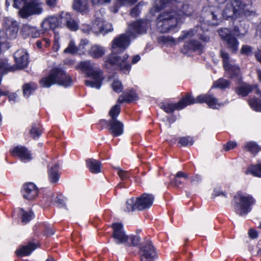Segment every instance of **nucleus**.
I'll use <instances>...</instances> for the list:
<instances>
[{
  "mask_svg": "<svg viewBox=\"0 0 261 261\" xmlns=\"http://www.w3.org/2000/svg\"><path fill=\"white\" fill-rule=\"evenodd\" d=\"M149 26V23L146 20L137 21L130 24L126 33L116 37L112 41V54L107 57L106 62L128 73L131 68L127 60L128 55L125 54L120 57L117 54L127 48L130 44V38H135L137 35L145 33Z\"/></svg>",
  "mask_w": 261,
  "mask_h": 261,
  "instance_id": "1",
  "label": "nucleus"
},
{
  "mask_svg": "<svg viewBox=\"0 0 261 261\" xmlns=\"http://www.w3.org/2000/svg\"><path fill=\"white\" fill-rule=\"evenodd\" d=\"M250 7V4H245L241 0H231L226 4L222 12L218 7H204L202 11V17L205 23L210 25H218L221 17L227 19L240 13H244L246 16L251 15L254 12L249 10Z\"/></svg>",
  "mask_w": 261,
  "mask_h": 261,
  "instance_id": "2",
  "label": "nucleus"
},
{
  "mask_svg": "<svg viewBox=\"0 0 261 261\" xmlns=\"http://www.w3.org/2000/svg\"><path fill=\"white\" fill-rule=\"evenodd\" d=\"M156 28L161 33L174 31L181 21L180 14L171 11L161 13L156 18Z\"/></svg>",
  "mask_w": 261,
  "mask_h": 261,
  "instance_id": "3",
  "label": "nucleus"
},
{
  "mask_svg": "<svg viewBox=\"0 0 261 261\" xmlns=\"http://www.w3.org/2000/svg\"><path fill=\"white\" fill-rule=\"evenodd\" d=\"M79 68L85 72L88 77L93 80H86L85 83L87 86L96 89L100 88L103 77L102 72L100 69L89 61L81 62L79 65Z\"/></svg>",
  "mask_w": 261,
  "mask_h": 261,
  "instance_id": "4",
  "label": "nucleus"
},
{
  "mask_svg": "<svg viewBox=\"0 0 261 261\" xmlns=\"http://www.w3.org/2000/svg\"><path fill=\"white\" fill-rule=\"evenodd\" d=\"M40 85L48 88L54 84L68 87L72 84V80L69 74H66L64 70L58 68L53 69L49 75L42 78L40 81Z\"/></svg>",
  "mask_w": 261,
  "mask_h": 261,
  "instance_id": "5",
  "label": "nucleus"
},
{
  "mask_svg": "<svg viewBox=\"0 0 261 261\" xmlns=\"http://www.w3.org/2000/svg\"><path fill=\"white\" fill-rule=\"evenodd\" d=\"M236 212L240 216H244L251 211V206L254 204L255 200L249 195H244L238 192L234 197Z\"/></svg>",
  "mask_w": 261,
  "mask_h": 261,
  "instance_id": "6",
  "label": "nucleus"
},
{
  "mask_svg": "<svg viewBox=\"0 0 261 261\" xmlns=\"http://www.w3.org/2000/svg\"><path fill=\"white\" fill-rule=\"evenodd\" d=\"M138 254L140 261H153L158 256L155 248L149 239L140 244Z\"/></svg>",
  "mask_w": 261,
  "mask_h": 261,
  "instance_id": "7",
  "label": "nucleus"
},
{
  "mask_svg": "<svg viewBox=\"0 0 261 261\" xmlns=\"http://www.w3.org/2000/svg\"><path fill=\"white\" fill-rule=\"evenodd\" d=\"M220 55L222 58L223 67L227 76L230 78L239 77L240 72V68L234 65L233 60L230 59L228 54L221 50Z\"/></svg>",
  "mask_w": 261,
  "mask_h": 261,
  "instance_id": "8",
  "label": "nucleus"
},
{
  "mask_svg": "<svg viewBox=\"0 0 261 261\" xmlns=\"http://www.w3.org/2000/svg\"><path fill=\"white\" fill-rule=\"evenodd\" d=\"M42 12V3L39 0H33L25 4L19 13L22 18H27L30 15L40 14Z\"/></svg>",
  "mask_w": 261,
  "mask_h": 261,
  "instance_id": "9",
  "label": "nucleus"
},
{
  "mask_svg": "<svg viewBox=\"0 0 261 261\" xmlns=\"http://www.w3.org/2000/svg\"><path fill=\"white\" fill-rule=\"evenodd\" d=\"M194 97L190 94H187L177 103L162 105L161 108L166 113H170L175 110H181L188 105L194 104Z\"/></svg>",
  "mask_w": 261,
  "mask_h": 261,
  "instance_id": "10",
  "label": "nucleus"
},
{
  "mask_svg": "<svg viewBox=\"0 0 261 261\" xmlns=\"http://www.w3.org/2000/svg\"><path fill=\"white\" fill-rule=\"evenodd\" d=\"M113 228V238L117 244L128 243V236L126 235L121 223H116L112 225Z\"/></svg>",
  "mask_w": 261,
  "mask_h": 261,
  "instance_id": "11",
  "label": "nucleus"
},
{
  "mask_svg": "<svg viewBox=\"0 0 261 261\" xmlns=\"http://www.w3.org/2000/svg\"><path fill=\"white\" fill-rule=\"evenodd\" d=\"M100 122L107 125L110 133L113 137L119 136L123 134V124L118 120H106L103 119L101 120Z\"/></svg>",
  "mask_w": 261,
  "mask_h": 261,
  "instance_id": "12",
  "label": "nucleus"
},
{
  "mask_svg": "<svg viewBox=\"0 0 261 261\" xmlns=\"http://www.w3.org/2000/svg\"><path fill=\"white\" fill-rule=\"evenodd\" d=\"M4 27L5 29L4 33L5 39H14L16 37L18 31V26L16 21L11 18H6L4 19Z\"/></svg>",
  "mask_w": 261,
  "mask_h": 261,
  "instance_id": "13",
  "label": "nucleus"
},
{
  "mask_svg": "<svg viewBox=\"0 0 261 261\" xmlns=\"http://www.w3.org/2000/svg\"><path fill=\"white\" fill-rule=\"evenodd\" d=\"M96 15L97 16L94 21L92 25L93 32L95 33H100L102 34H106L113 31V29L112 24L109 23L106 24V27H108V29H105L104 27L105 21L100 13H97Z\"/></svg>",
  "mask_w": 261,
  "mask_h": 261,
  "instance_id": "14",
  "label": "nucleus"
},
{
  "mask_svg": "<svg viewBox=\"0 0 261 261\" xmlns=\"http://www.w3.org/2000/svg\"><path fill=\"white\" fill-rule=\"evenodd\" d=\"M13 156L18 157L22 162L27 163L32 160V154L30 150L24 146H17L10 150Z\"/></svg>",
  "mask_w": 261,
  "mask_h": 261,
  "instance_id": "15",
  "label": "nucleus"
},
{
  "mask_svg": "<svg viewBox=\"0 0 261 261\" xmlns=\"http://www.w3.org/2000/svg\"><path fill=\"white\" fill-rule=\"evenodd\" d=\"M194 103H206L207 106L212 109H217L223 106L222 103L218 102V100L213 95L210 93L200 95L196 99L194 98Z\"/></svg>",
  "mask_w": 261,
  "mask_h": 261,
  "instance_id": "16",
  "label": "nucleus"
},
{
  "mask_svg": "<svg viewBox=\"0 0 261 261\" xmlns=\"http://www.w3.org/2000/svg\"><path fill=\"white\" fill-rule=\"evenodd\" d=\"M154 199V197L150 194L144 193L140 197L136 198L137 210L143 211L149 208Z\"/></svg>",
  "mask_w": 261,
  "mask_h": 261,
  "instance_id": "17",
  "label": "nucleus"
},
{
  "mask_svg": "<svg viewBox=\"0 0 261 261\" xmlns=\"http://www.w3.org/2000/svg\"><path fill=\"white\" fill-rule=\"evenodd\" d=\"M22 193L24 199L33 200L38 196V189L34 183L29 182L23 185Z\"/></svg>",
  "mask_w": 261,
  "mask_h": 261,
  "instance_id": "18",
  "label": "nucleus"
},
{
  "mask_svg": "<svg viewBox=\"0 0 261 261\" xmlns=\"http://www.w3.org/2000/svg\"><path fill=\"white\" fill-rule=\"evenodd\" d=\"M61 16H51L45 18L41 22V28L44 31L54 30L62 22Z\"/></svg>",
  "mask_w": 261,
  "mask_h": 261,
  "instance_id": "19",
  "label": "nucleus"
},
{
  "mask_svg": "<svg viewBox=\"0 0 261 261\" xmlns=\"http://www.w3.org/2000/svg\"><path fill=\"white\" fill-rule=\"evenodd\" d=\"M16 65L19 68L26 67L29 62L28 55L25 50L20 49L18 50L14 55Z\"/></svg>",
  "mask_w": 261,
  "mask_h": 261,
  "instance_id": "20",
  "label": "nucleus"
},
{
  "mask_svg": "<svg viewBox=\"0 0 261 261\" xmlns=\"http://www.w3.org/2000/svg\"><path fill=\"white\" fill-rule=\"evenodd\" d=\"M255 91L257 94H260L261 91L257 88L256 85L251 86L249 85L243 84L236 89V92L242 96H247L251 91Z\"/></svg>",
  "mask_w": 261,
  "mask_h": 261,
  "instance_id": "21",
  "label": "nucleus"
},
{
  "mask_svg": "<svg viewBox=\"0 0 261 261\" xmlns=\"http://www.w3.org/2000/svg\"><path fill=\"white\" fill-rule=\"evenodd\" d=\"M36 248H37L36 244L30 243L27 245L20 247L15 251V253L18 256H27L31 254Z\"/></svg>",
  "mask_w": 261,
  "mask_h": 261,
  "instance_id": "22",
  "label": "nucleus"
},
{
  "mask_svg": "<svg viewBox=\"0 0 261 261\" xmlns=\"http://www.w3.org/2000/svg\"><path fill=\"white\" fill-rule=\"evenodd\" d=\"M89 55L94 59H98L102 57L105 54V49L103 47L95 44L90 47L88 51Z\"/></svg>",
  "mask_w": 261,
  "mask_h": 261,
  "instance_id": "23",
  "label": "nucleus"
},
{
  "mask_svg": "<svg viewBox=\"0 0 261 261\" xmlns=\"http://www.w3.org/2000/svg\"><path fill=\"white\" fill-rule=\"evenodd\" d=\"M61 18L66 23L67 27L71 31H76L78 29V23L71 17L68 13H62Z\"/></svg>",
  "mask_w": 261,
  "mask_h": 261,
  "instance_id": "24",
  "label": "nucleus"
},
{
  "mask_svg": "<svg viewBox=\"0 0 261 261\" xmlns=\"http://www.w3.org/2000/svg\"><path fill=\"white\" fill-rule=\"evenodd\" d=\"M86 166L92 173L97 174L101 171V164L99 161L95 159H88L86 161Z\"/></svg>",
  "mask_w": 261,
  "mask_h": 261,
  "instance_id": "25",
  "label": "nucleus"
},
{
  "mask_svg": "<svg viewBox=\"0 0 261 261\" xmlns=\"http://www.w3.org/2000/svg\"><path fill=\"white\" fill-rule=\"evenodd\" d=\"M138 99V96L135 92L132 90L129 92H126L121 95L118 99V102H130Z\"/></svg>",
  "mask_w": 261,
  "mask_h": 261,
  "instance_id": "26",
  "label": "nucleus"
},
{
  "mask_svg": "<svg viewBox=\"0 0 261 261\" xmlns=\"http://www.w3.org/2000/svg\"><path fill=\"white\" fill-rule=\"evenodd\" d=\"M189 175L185 172L182 171H178L175 175L173 179L172 180L171 183L175 187L179 186L184 183V180L188 178Z\"/></svg>",
  "mask_w": 261,
  "mask_h": 261,
  "instance_id": "27",
  "label": "nucleus"
},
{
  "mask_svg": "<svg viewBox=\"0 0 261 261\" xmlns=\"http://www.w3.org/2000/svg\"><path fill=\"white\" fill-rule=\"evenodd\" d=\"M137 0H116L113 6L110 7L111 11L117 13L120 7L122 6H131L137 2Z\"/></svg>",
  "mask_w": 261,
  "mask_h": 261,
  "instance_id": "28",
  "label": "nucleus"
},
{
  "mask_svg": "<svg viewBox=\"0 0 261 261\" xmlns=\"http://www.w3.org/2000/svg\"><path fill=\"white\" fill-rule=\"evenodd\" d=\"M225 41L228 48L232 52H236L238 50L239 42L232 35H228Z\"/></svg>",
  "mask_w": 261,
  "mask_h": 261,
  "instance_id": "29",
  "label": "nucleus"
},
{
  "mask_svg": "<svg viewBox=\"0 0 261 261\" xmlns=\"http://www.w3.org/2000/svg\"><path fill=\"white\" fill-rule=\"evenodd\" d=\"M19 214L20 216L21 222L23 224L28 223L34 217V214L32 211H26L21 208L19 209Z\"/></svg>",
  "mask_w": 261,
  "mask_h": 261,
  "instance_id": "30",
  "label": "nucleus"
},
{
  "mask_svg": "<svg viewBox=\"0 0 261 261\" xmlns=\"http://www.w3.org/2000/svg\"><path fill=\"white\" fill-rule=\"evenodd\" d=\"M59 165L55 164L48 171V177L51 183L57 182L59 179L58 174Z\"/></svg>",
  "mask_w": 261,
  "mask_h": 261,
  "instance_id": "31",
  "label": "nucleus"
},
{
  "mask_svg": "<svg viewBox=\"0 0 261 261\" xmlns=\"http://www.w3.org/2000/svg\"><path fill=\"white\" fill-rule=\"evenodd\" d=\"M184 46L186 49L199 51H201L203 47L201 43L195 40H191L186 42Z\"/></svg>",
  "mask_w": 261,
  "mask_h": 261,
  "instance_id": "32",
  "label": "nucleus"
},
{
  "mask_svg": "<svg viewBox=\"0 0 261 261\" xmlns=\"http://www.w3.org/2000/svg\"><path fill=\"white\" fill-rule=\"evenodd\" d=\"M22 31L26 35L31 36L33 38H37L40 35V33L36 27L28 24L23 27Z\"/></svg>",
  "mask_w": 261,
  "mask_h": 261,
  "instance_id": "33",
  "label": "nucleus"
},
{
  "mask_svg": "<svg viewBox=\"0 0 261 261\" xmlns=\"http://www.w3.org/2000/svg\"><path fill=\"white\" fill-rule=\"evenodd\" d=\"M73 8L79 12L85 11L88 9V0H74Z\"/></svg>",
  "mask_w": 261,
  "mask_h": 261,
  "instance_id": "34",
  "label": "nucleus"
},
{
  "mask_svg": "<svg viewBox=\"0 0 261 261\" xmlns=\"http://www.w3.org/2000/svg\"><path fill=\"white\" fill-rule=\"evenodd\" d=\"M246 173H250L254 176L261 178V164L249 167Z\"/></svg>",
  "mask_w": 261,
  "mask_h": 261,
  "instance_id": "35",
  "label": "nucleus"
},
{
  "mask_svg": "<svg viewBox=\"0 0 261 261\" xmlns=\"http://www.w3.org/2000/svg\"><path fill=\"white\" fill-rule=\"evenodd\" d=\"M137 200L136 198H132L128 199L125 203L126 207L124 208V211L125 212H129L137 210V206L136 205Z\"/></svg>",
  "mask_w": 261,
  "mask_h": 261,
  "instance_id": "36",
  "label": "nucleus"
},
{
  "mask_svg": "<svg viewBox=\"0 0 261 261\" xmlns=\"http://www.w3.org/2000/svg\"><path fill=\"white\" fill-rule=\"evenodd\" d=\"M37 88V85L34 83L25 84L23 86V95L25 97H29Z\"/></svg>",
  "mask_w": 261,
  "mask_h": 261,
  "instance_id": "37",
  "label": "nucleus"
},
{
  "mask_svg": "<svg viewBox=\"0 0 261 261\" xmlns=\"http://www.w3.org/2000/svg\"><path fill=\"white\" fill-rule=\"evenodd\" d=\"M41 133L42 131L40 124L37 123L33 124L30 131L31 137L33 139H36L41 135Z\"/></svg>",
  "mask_w": 261,
  "mask_h": 261,
  "instance_id": "38",
  "label": "nucleus"
},
{
  "mask_svg": "<svg viewBox=\"0 0 261 261\" xmlns=\"http://www.w3.org/2000/svg\"><path fill=\"white\" fill-rule=\"evenodd\" d=\"M15 68L10 66L6 59H0V72L4 74L10 71H14Z\"/></svg>",
  "mask_w": 261,
  "mask_h": 261,
  "instance_id": "39",
  "label": "nucleus"
},
{
  "mask_svg": "<svg viewBox=\"0 0 261 261\" xmlns=\"http://www.w3.org/2000/svg\"><path fill=\"white\" fill-rule=\"evenodd\" d=\"M120 106L119 105L116 104L113 106L109 112V116L110 117V119L117 120V118L120 113Z\"/></svg>",
  "mask_w": 261,
  "mask_h": 261,
  "instance_id": "40",
  "label": "nucleus"
},
{
  "mask_svg": "<svg viewBox=\"0 0 261 261\" xmlns=\"http://www.w3.org/2000/svg\"><path fill=\"white\" fill-rule=\"evenodd\" d=\"M249 106L254 111H261V99L253 98L249 100Z\"/></svg>",
  "mask_w": 261,
  "mask_h": 261,
  "instance_id": "41",
  "label": "nucleus"
},
{
  "mask_svg": "<svg viewBox=\"0 0 261 261\" xmlns=\"http://www.w3.org/2000/svg\"><path fill=\"white\" fill-rule=\"evenodd\" d=\"M79 50V48L75 45L74 41H70L68 46L64 49L65 54H75Z\"/></svg>",
  "mask_w": 261,
  "mask_h": 261,
  "instance_id": "42",
  "label": "nucleus"
},
{
  "mask_svg": "<svg viewBox=\"0 0 261 261\" xmlns=\"http://www.w3.org/2000/svg\"><path fill=\"white\" fill-rule=\"evenodd\" d=\"M229 84V82L227 80L220 79L214 83L213 87L224 89L228 87Z\"/></svg>",
  "mask_w": 261,
  "mask_h": 261,
  "instance_id": "43",
  "label": "nucleus"
},
{
  "mask_svg": "<svg viewBox=\"0 0 261 261\" xmlns=\"http://www.w3.org/2000/svg\"><path fill=\"white\" fill-rule=\"evenodd\" d=\"M193 139L191 137H184L179 139L178 143L182 146H189L193 145Z\"/></svg>",
  "mask_w": 261,
  "mask_h": 261,
  "instance_id": "44",
  "label": "nucleus"
},
{
  "mask_svg": "<svg viewBox=\"0 0 261 261\" xmlns=\"http://www.w3.org/2000/svg\"><path fill=\"white\" fill-rule=\"evenodd\" d=\"M244 148L252 153H256L259 150L258 147L254 142H247L245 144Z\"/></svg>",
  "mask_w": 261,
  "mask_h": 261,
  "instance_id": "45",
  "label": "nucleus"
},
{
  "mask_svg": "<svg viewBox=\"0 0 261 261\" xmlns=\"http://www.w3.org/2000/svg\"><path fill=\"white\" fill-rule=\"evenodd\" d=\"M128 243H126L127 246H137L140 242V238L137 236H128Z\"/></svg>",
  "mask_w": 261,
  "mask_h": 261,
  "instance_id": "46",
  "label": "nucleus"
},
{
  "mask_svg": "<svg viewBox=\"0 0 261 261\" xmlns=\"http://www.w3.org/2000/svg\"><path fill=\"white\" fill-rule=\"evenodd\" d=\"M180 13L179 14H181V17H182L181 15V13L183 15H185L187 16L190 15L192 12V8L188 4H184L182 6L181 9L180 10ZM179 14L178 13H177Z\"/></svg>",
  "mask_w": 261,
  "mask_h": 261,
  "instance_id": "47",
  "label": "nucleus"
},
{
  "mask_svg": "<svg viewBox=\"0 0 261 261\" xmlns=\"http://www.w3.org/2000/svg\"><path fill=\"white\" fill-rule=\"evenodd\" d=\"M112 87L113 90L117 93H120L123 89V86L121 82L116 80H114L112 84Z\"/></svg>",
  "mask_w": 261,
  "mask_h": 261,
  "instance_id": "48",
  "label": "nucleus"
},
{
  "mask_svg": "<svg viewBox=\"0 0 261 261\" xmlns=\"http://www.w3.org/2000/svg\"><path fill=\"white\" fill-rule=\"evenodd\" d=\"M169 0H155L154 7L157 10L163 9L169 3Z\"/></svg>",
  "mask_w": 261,
  "mask_h": 261,
  "instance_id": "49",
  "label": "nucleus"
},
{
  "mask_svg": "<svg viewBox=\"0 0 261 261\" xmlns=\"http://www.w3.org/2000/svg\"><path fill=\"white\" fill-rule=\"evenodd\" d=\"M89 44V41L87 39H82L79 45V49L82 51L83 54H85L87 50V46Z\"/></svg>",
  "mask_w": 261,
  "mask_h": 261,
  "instance_id": "50",
  "label": "nucleus"
},
{
  "mask_svg": "<svg viewBox=\"0 0 261 261\" xmlns=\"http://www.w3.org/2000/svg\"><path fill=\"white\" fill-rule=\"evenodd\" d=\"M27 0H13V6L16 8H20L21 6H24L26 4ZM8 0H6V3L7 5Z\"/></svg>",
  "mask_w": 261,
  "mask_h": 261,
  "instance_id": "51",
  "label": "nucleus"
},
{
  "mask_svg": "<svg viewBox=\"0 0 261 261\" xmlns=\"http://www.w3.org/2000/svg\"><path fill=\"white\" fill-rule=\"evenodd\" d=\"M219 34L221 38L224 41L226 39L228 35H230L231 34L228 33V30L226 29H222L218 31Z\"/></svg>",
  "mask_w": 261,
  "mask_h": 261,
  "instance_id": "52",
  "label": "nucleus"
},
{
  "mask_svg": "<svg viewBox=\"0 0 261 261\" xmlns=\"http://www.w3.org/2000/svg\"><path fill=\"white\" fill-rule=\"evenodd\" d=\"M117 173L119 177L122 179H125L128 177V173L126 171L121 170L120 168H117Z\"/></svg>",
  "mask_w": 261,
  "mask_h": 261,
  "instance_id": "53",
  "label": "nucleus"
},
{
  "mask_svg": "<svg viewBox=\"0 0 261 261\" xmlns=\"http://www.w3.org/2000/svg\"><path fill=\"white\" fill-rule=\"evenodd\" d=\"M237 144L236 142L229 141L224 146V148L225 151H228L230 149L235 148L237 146Z\"/></svg>",
  "mask_w": 261,
  "mask_h": 261,
  "instance_id": "54",
  "label": "nucleus"
},
{
  "mask_svg": "<svg viewBox=\"0 0 261 261\" xmlns=\"http://www.w3.org/2000/svg\"><path fill=\"white\" fill-rule=\"evenodd\" d=\"M252 48L250 46L243 45L241 49V53L242 54L249 55L252 52Z\"/></svg>",
  "mask_w": 261,
  "mask_h": 261,
  "instance_id": "55",
  "label": "nucleus"
},
{
  "mask_svg": "<svg viewBox=\"0 0 261 261\" xmlns=\"http://www.w3.org/2000/svg\"><path fill=\"white\" fill-rule=\"evenodd\" d=\"M194 35V31H193V30L187 32H183V35H181L179 37V39L182 40V39H184L187 38H190L191 37L193 36Z\"/></svg>",
  "mask_w": 261,
  "mask_h": 261,
  "instance_id": "56",
  "label": "nucleus"
},
{
  "mask_svg": "<svg viewBox=\"0 0 261 261\" xmlns=\"http://www.w3.org/2000/svg\"><path fill=\"white\" fill-rule=\"evenodd\" d=\"M81 30L83 32L86 34H89L92 29V27L91 28L89 25L88 24H83L81 26Z\"/></svg>",
  "mask_w": 261,
  "mask_h": 261,
  "instance_id": "57",
  "label": "nucleus"
},
{
  "mask_svg": "<svg viewBox=\"0 0 261 261\" xmlns=\"http://www.w3.org/2000/svg\"><path fill=\"white\" fill-rule=\"evenodd\" d=\"M54 201H55V203L57 204L58 205H60L62 206H65L64 201L62 198L61 196L56 197Z\"/></svg>",
  "mask_w": 261,
  "mask_h": 261,
  "instance_id": "58",
  "label": "nucleus"
},
{
  "mask_svg": "<svg viewBox=\"0 0 261 261\" xmlns=\"http://www.w3.org/2000/svg\"><path fill=\"white\" fill-rule=\"evenodd\" d=\"M213 196H222V197H226V193H225V192H223L222 191H221L219 189H215L214 190V193L213 194Z\"/></svg>",
  "mask_w": 261,
  "mask_h": 261,
  "instance_id": "59",
  "label": "nucleus"
},
{
  "mask_svg": "<svg viewBox=\"0 0 261 261\" xmlns=\"http://www.w3.org/2000/svg\"><path fill=\"white\" fill-rule=\"evenodd\" d=\"M139 13V10L138 8V6L133 8L130 12V15L133 17H137V16H138Z\"/></svg>",
  "mask_w": 261,
  "mask_h": 261,
  "instance_id": "60",
  "label": "nucleus"
},
{
  "mask_svg": "<svg viewBox=\"0 0 261 261\" xmlns=\"http://www.w3.org/2000/svg\"><path fill=\"white\" fill-rule=\"evenodd\" d=\"M92 3L94 5L96 4H109L110 3L111 0H91Z\"/></svg>",
  "mask_w": 261,
  "mask_h": 261,
  "instance_id": "61",
  "label": "nucleus"
},
{
  "mask_svg": "<svg viewBox=\"0 0 261 261\" xmlns=\"http://www.w3.org/2000/svg\"><path fill=\"white\" fill-rule=\"evenodd\" d=\"M162 41L164 43L174 42V39L173 37L170 36H163L161 38Z\"/></svg>",
  "mask_w": 261,
  "mask_h": 261,
  "instance_id": "62",
  "label": "nucleus"
},
{
  "mask_svg": "<svg viewBox=\"0 0 261 261\" xmlns=\"http://www.w3.org/2000/svg\"><path fill=\"white\" fill-rule=\"evenodd\" d=\"M201 180V178L199 175H195L191 178L192 182L194 184L198 183Z\"/></svg>",
  "mask_w": 261,
  "mask_h": 261,
  "instance_id": "63",
  "label": "nucleus"
},
{
  "mask_svg": "<svg viewBox=\"0 0 261 261\" xmlns=\"http://www.w3.org/2000/svg\"><path fill=\"white\" fill-rule=\"evenodd\" d=\"M249 237L252 239H254L257 237V232L253 229H250L248 232Z\"/></svg>",
  "mask_w": 261,
  "mask_h": 261,
  "instance_id": "64",
  "label": "nucleus"
}]
</instances>
